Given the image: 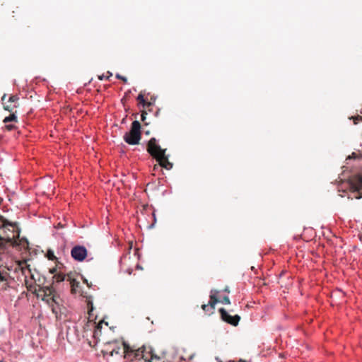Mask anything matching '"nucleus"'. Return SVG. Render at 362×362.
Returning <instances> with one entry per match:
<instances>
[{"mask_svg":"<svg viewBox=\"0 0 362 362\" xmlns=\"http://www.w3.org/2000/svg\"><path fill=\"white\" fill-rule=\"evenodd\" d=\"M7 230L10 231V230L7 229L6 227L0 226V240H4L3 235L6 234Z\"/></svg>","mask_w":362,"mask_h":362,"instance_id":"obj_13","label":"nucleus"},{"mask_svg":"<svg viewBox=\"0 0 362 362\" xmlns=\"http://www.w3.org/2000/svg\"><path fill=\"white\" fill-rule=\"evenodd\" d=\"M46 257L49 260H56V266L50 269V273L53 274L54 282L56 284L64 282L66 276V268L64 264L58 260V257L54 255V252L52 249L47 250Z\"/></svg>","mask_w":362,"mask_h":362,"instance_id":"obj_3","label":"nucleus"},{"mask_svg":"<svg viewBox=\"0 0 362 362\" xmlns=\"http://www.w3.org/2000/svg\"><path fill=\"white\" fill-rule=\"evenodd\" d=\"M8 277L10 278V276L7 272L1 271L0 269V281L1 282L6 281Z\"/></svg>","mask_w":362,"mask_h":362,"instance_id":"obj_12","label":"nucleus"},{"mask_svg":"<svg viewBox=\"0 0 362 362\" xmlns=\"http://www.w3.org/2000/svg\"><path fill=\"white\" fill-rule=\"evenodd\" d=\"M2 362H6V361H4L3 360V361H2Z\"/></svg>","mask_w":362,"mask_h":362,"instance_id":"obj_33","label":"nucleus"},{"mask_svg":"<svg viewBox=\"0 0 362 362\" xmlns=\"http://www.w3.org/2000/svg\"><path fill=\"white\" fill-rule=\"evenodd\" d=\"M349 119H352L354 124H357L358 121L362 122V115L351 116Z\"/></svg>","mask_w":362,"mask_h":362,"instance_id":"obj_15","label":"nucleus"},{"mask_svg":"<svg viewBox=\"0 0 362 362\" xmlns=\"http://www.w3.org/2000/svg\"><path fill=\"white\" fill-rule=\"evenodd\" d=\"M107 76L106 77V79L108 80L110 78V77L112 76V74L110 71H107Z\"/></svg>","mask_w":362,"mask_h":362,"instance_id":"obj_28","label":"nucleus"},{"mask_svg":"<svg viewBox=\"0 0 362 362\" xmlns=\"http://www.w3.org/2000/svg\"><path fill=\"white\" fill-rule=\"evenodd\" d=\"M151 105H152V103H151V102H146V104L145 105V107H144L148 108V107H151Z\"/></svg>","mask_w":362,"mask_h":362,"instance_id":"obj_27","label":"nucleus"},{"mask_svg":"<svg viewBox=\"0 0 362 362\" xmlns=\"http://www.w3.org/2000/svg\"><path fill=\"white\" fill-rule=\"evenodd\" d=\"M6 94H4V95L2 96V98H1V100H2V101H4V100H5V98H6Z\"/></svg>","mask_w":362,"mask_h":362,"instance_id":"obj_31","label":"nucleus"},{"mask_svg":"<svg viewBox=\"0 0 362 362\" xmlns=\"http://www.w3.org/2000/svg\"><path fill=\"white\" fill-rule=\"evenodd\" d=\"M102 352L104 356L119 355L123 356L128 361L143 359L144 362H152L153 359H160L154 354L151 347H147L144 345L137 346L126 341H122L121 344L117 341L109 342L105 345Z\"/></svg>","mask_w":362,"mask_h":362,"instance_id":"obj_1","label":"nucleus"},{"mask_svg":"<svg viewBox=\"0 0 362 362\" xmlns=\"http://www.w3.org/2000/svg\"><path fill=\"white\" fill-rule=\"evenodd\" d=\"M358 158V156L356 153L353 152L351 155L349 156L346 159L356 158Z\"/></svg>","mask_w":362,"mask_h":362,"instance_id":"obj_22","label":"nucleus"},{"mask_svg":"<svg viewBox=\"0 0 362 362\" xmlns=\"http://www.w3.org/2000/svg\"><path fill=\"white\" fill-rule=\"evenodd\" d=\"M18 117L15 113H11L9 115L4 117L3 122L4 123H8L12 122H17Z\"/></svg>","mask_w":362,"mask_h":362,"instance_id":"obj_11","label":"nucleus"},{"mask_svg":"<svg viewBox=\"0 0 362 362\" xmlns=\"http://www.w3.org/2000/svg\"><path fill=\"white\" fill-rule=\"evenodd\" d=\"M71 255L75 260L82 262L87 257V250L83 246L77 245L72 248Z\"/></svg>","mask_w":362,"mask_h":362,"instance_id":"obj_8","label":"nucleus"},{"mask_svg":"<svg viewBox=\"0 0 362 362\" xmlns=\"http://www.w3.org/2000/svg\"><path fill=\"white\" fill-rule=\"evenodd\" d=\"M91 325L94 328L93 336L95 337V335L98 334V332H100V325L98 324V325H95V322H92Z\"/></svg>","mask_w":362,"mask_h":362,"instance_id":"obj_17","label":"nucleus"},{"mask_svg":"<svg viewBox=\"0 0 362 362\" xmlns=\"http://www.w3.org/2000/svg\"><path fill=\"white\" fill-rule=\"evenodd\" d=\"M137 100L139 101L140 103L142 104L143 107H145V105L146 104V101L144 99V95L142 93H140L137 97Z\"/></svg>","mask_w":362,"mask_h":362,"instance_id":"obj_16","label":"nucleus"},{"mask_svg":"<svg viewBox=\"0 0 362 362\" xmlns=\"http://www.w3.org/2000/svg\"><path fill=\"white\" fill-rule=\"evenodd\" d=\"M38 79H41V77L40 76H37L35 78V80H38ZM42 80L45 82H47V80L45 78H42Z\"/></svg>","mask_w":362,"mask_h":362,"instance_id":"obj_29","label":"nucleus"},{"mask_svg":"<svg viewBox=\"0 0 362 362\" xmlns=\"http://www.w3.org/2000/svg\"><path fill=\"white\" fill-rule=\"evenodd\" d=\"M221 303L227 305L230 304V299L228 296H224L221 300Z\"/></svg>","mask_w":362,"mask_h":362,"instance_id":"obj_20","label":"nucleus"},{"mask_svg":"<svg viewBox=\"0 0 362 362\" xmlns=\"http://www.w3.org/2000/svg\"><path fill=\"white\" fill-rule=\"evenodd\" d=\"M147 152L156 160L158 165H154V170L158 167H162L166 170H170L173 168V163L168 160V156L165 154L166 148H162L157 143L156 138H151L147 144Z\"/></svg>","mask_w":362,"mask_h":362,"instance_id":"obj_2","label":"nucleus"},{"mask_svg":"<svg viewBox=\"0 0 362 362\" xmlns=\"http://www.w3.org/2000/svg\"><path fill=\"white\" fill-rule=\"evenodd\" d=\"M146 115H147L146 112L143 110L141 112V120L143 122L145 121Z\"/></svg>","mask_w":362,"mask_h":362,"instance_id":"obj_24","label":"nucleus"},{"mask_svg":"<svg viewBox=\"0 0 362 362\" xmlns=\"http://www.w3.org/2000/svg\"><path fill=\"white\" fill-rule=\"evenodd\" d=\"M18 100V97L17 95H11L8 98V102L10 103H14L16 102Z\"/></svg>","mask_w":362,"mask_h":362,"instance_id":"obj_18","label":"nucleus"},{"mask_svg":"<svg viewBox=\"0 0 362 362\" xmlns=\"http://www.w3.org/2000/svg\"><path fill=\"white\" fill-rule=\"evenodd\" d=\"M106 77H107L106 75H103V74L101 76H98V78L100 81L103 80L104 78H106Z\"/></svg>","mask_w":362,"mask_h":362,"instance_id":"obj_26","label":"nucleus"},{"mask_svg":"<svg viewBox=\"0 0 362 362\" xmlns=\"http://www.w3.org/2000/svg\"><path fill=\"white\" fill-rule=\"evenodd\" d=\"M4 109L8 111H11L12 110V107L10 105H4Z\"/></svg>","mask_w":362,"mask_h":362,"instance_id":"obj_25","label":"nucleus"},{"mask_svg":"<svg viewBox=\"0 0 362 362\" xmlns=\"http://www.w3.org/2000/svg\"><path fill=\"white\" fill-rule=\"evenodd\" d=\"M54 227L55 230L53 232V235L58 242L57 253L59 256L65 255L67 240L66 233L64 231V229L66 228V223L58 222L54 225Z\"/></svg>","mask_w":362,"mask_h":362,"instance_id":"obj_4","label":"nucleus"},{"mask_svg":"<svg viewBox=\"0 0 362 362\" xmlns=\"http://www.w3.org/2000/svg\"><path fill=\"white\" fill-rule=\"evenodd\" d=\"M218 291L217 290H211V294H210V300H209V302L208 304H204L202 305V308L204 311L206 312L208 310V308L210 307L211 308V313H212L214 308H215V305L217 303L219 302V300H218Z\"/></svg>","mask_w":362,"mask_h":362,"instance_id":"obj_9","label":"nucleus"},{"mask_svg":"<svg viewBox=\"0 0 362 362\" xmlns=\"http://www.w3.org/2000/svg\"><path fill=\"white\" fill-rule=\"evenodd\" d=\"M141 124L135 120L132 123L130 130L124 134L123 139L129 145H137L141 139Z\"/></svg>","mask_w":362,"mask_h":362,"instance_id":"obj_5","label":"nucleus"},{"mask_svg":"<svg viewBox=\"0 0 362 362\" xmlns=\"http://www.w3.org/2000/svg\"><path fill=\"white\" fill-rule=\"evenodd\" d=\"M69 285L71 286V292L73 294H78L81 296H83V293L81 290L80 282L77 281L74 279L69 277Z\"/></svg>","mask_w":362,"mask_h":362,"instance_id":"obj_10","label":"nucleus"},{"mask_svg":"<svg viewBox=\"0 0 362 362\" xmlns=\"http://www.w3.org/2000/svg\"><path fill=\"white\" fill-rule=\"evenodd\" d=\"M223 291L226 293H230V290H229L228 287H226Z\"/></svg>","mask_w":362,"mask_h":362,"instance_id":"obj_30","label":"nucleus"},{"mask_svg":"<svg viewBox=\"0 0 362 362\" xmlns=\"http://www.w3.org/2000/svg\"><path fill=\"white\" fill-rule=\"evenodd\" d=\"M3 360H0V362H2Z\"/></svg>","mask_w":362,"mask_h":362,"instance_id":"obj_32","label":"nucleus"},{"mask_svg":"<svg viewBox=\"0 0 362 362\" xmlns=\"http://www.w3.org/2000/svg\"><path fill=\"white\" fill-rule=\"evenodd\" d=\"M350 189L356 195V199L362 197V175H356L350 180Z\"/></svg>","mask_w":362,"mask_h":362,"instance_id":"obj_6","label":"nucleus"},{"mask_svg":"<svg viewBox=\"0 0 362 362\" xmlns=\"http://www.w3.org/2000/svg\"><path fill=\"white\" fill-rule=\"evenodd\" d=\"M5 127L8 131H11L15 128V126L13 124H6Z\"/></svg>","mask_w":362,"mask_h":362,"instance_id":"obj_23","label":"nucleus"},{"mask_svg":"<svg viewBox=\"0 0 362 362\" xmlns=\"http://www.w3.org/2000/svg\"><path fill=\"white\" fill-rule=\"evenodd\" d=\"M61 334L63 335V339L66 338L68 339V327L62 328V331L59 333V337Z\"/></svg>","mask_w":362,"mask_h":362,"instance_id":"obj_14","label":"nucleus"},{"mask_svg":"<svg viewBox=\"0 0 362 362\" xmlns=\"http://www.w3.org/2000/svg\"><path fill=\"white\" fill-rule=\"evenodd\" d=\"M218 311L223 321L233 326H237L238 325L240 320V317L238 315L232 316L223 308H220Z\"/></svg>","mask_w":362,"mask_h":362,"instance_id":"obj_7","label":"nucleus"},{"mask_svg":"<svg viewBox=\"0 0 362 362\" xmlns=\"http://www.w3.org/2000/svg\"><path fill=\"white\" fill-rule=\"evenodd\" d=\"M116 78H118V79H120L122 80V81H124V83H127V78L124 76H121L120 74H116Z\"/></svg>","mask_w":362,"mask_h":362,"instance_id":"obj_21","label":"nucleus"},{"mask_svg":"<svg viewBox=\"0 0 362 362\" xmlns=\"http://www.w3.org/2000/svg\"><path fill=\"white\" fill-rule=\"evenodd\" d=\"M54 312L56 313V317H57V319H59V320H62V315H64V317H66V315L64 312H62V309H61V308H60V314H59V315H58V314H57V311H55V310H54Z\"/></svg>","mask_w":362,"mask_h":362,"instance_id":"obj_19","label":"nucleus"}]
</instances>
